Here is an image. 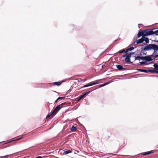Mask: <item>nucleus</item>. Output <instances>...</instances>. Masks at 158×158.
<instances>
[{
	"label": "nucleus",
	"mask_w": 158,
	"mask_h": 158,
	"mask_svg": "<svg viewBox=\"0 0 158 158\" xmlns=\"http://www.w3.org/2000/svg\"><path fill=\"white\" fill-rule=\"evenodd\" d=\"M78 122L77 123L78 124H79L80 125H82V126H83V127L85 128V127H84V126L81 124L78 121Z\"/></svg>",
	"instance_id": "nucleus-36"
},
{
	"label": "nucleus",
	"mask_w": 158,
	"mask_h": 158,
	"mask_svg": "<svg viewBox=\"0 0 158 158\" xmlns=\"http://www.w3.org/2000/svg\"><path fill=\"white\" fill-rule=\"evenodd\" d=\"M145 36H143L142 37L143 42L145 41L146 44H148L149 43V40H150V39H149L148 38L145 37Z\"/></svg>",
	"instance_id": "nucleus-9"
},
{
	"label": "nucleus",
	"mask_w": 158,
	"mask_h": 158,
	"mask_svg": "<svg viewBox=\"0 0 158 158\" xmlns=\"http://www.w3.org/2000/svg\"><path fill=\"white\" fill-rule=\"evenodd\" d=\"M19 152H17L16 153H19Z\"/></svg>",
	"instance_id": "nucleus-50"
},
{
	"label": "nucleus",
	"mask_w": 158,
	"mask_h": 158,
	"mask_svg": "<svg viewBox=\"0 0 158 158\" xmlns=\"http://www.w3.org/2000/svg\"><path fill=\"white\" fill-rule=\"evenodd\" d=\"M125 53L126 54H127V57H129L130 58H131V56L130 54V53H128V52H126H126Z\"/></svg>",
	"instance_id": "nucleus-26"
},
{
	"label": "nucleus",
	"mask_w": 158,
	"mask_h": 158,
	"mask_svg": "<svg viewBox=\"0 0 158 158\" xmlns=\"http://www.w3.org/2000/svg\"><path fill=\"white\" fill-rule=\"evenodd\" d=\"M58 100H57H57H56V101H55V103H56V102H57V101H58Z\"/></svg>",
	"instance_id": "nucleus-42"
},
{
	"label": "nucleus",
	"mask_w": 158,
	"mask_h": 158,
	"mask_svg": "<svg viewBox=\"0 0 158 158\" xmlns=\"http://www.w3.org/2000/svg\"><path fill=\"white\" fill-rule=\"evenodd\" d=\"M153 66L154 67V69L156 71H158V64L155 63L153 65Z\"/></svg>",
	"instance_id": "nucleus-22"
},
{
	"label": "nucleus",
	"mask_w": 158,
	"mask_h": 158,
	"mask_svg": "<svg viewBox=\"0 0 158 158\" xmlns=\"http://www.w3.org/2000/svg\"><path fill=\"white\" fill-rule=\"evenodd\" d=\"M66 97H59L58 98H57V100H60V99H64V98H65Z\"/></svg>",
	"instance_id": "nucleus-33"
},
{
	"label": "nucleus",
	"mask_w": 158,
	"mask_h": 158,
	"mask_svg": "<svg viewBox=\"0 0 158 158\" xmlns=\"http://www.w3.org/2000/svg\"><path fill=\"white\" fill-rule=\"evenodd\" d=\"M139 50H137V53L139 54L140 53V51H139Z\"/></svg>",
	"instance_id": "nucleus-38"
},
{
	"label": "nucleus",
	"mask_w": 158,
	"mask_h": 158,
	"mask_svg": "<svg viewBox=\"0 0 158 158\" xmlns=\"http://www.w3.org/2000/svg\"><path fill=\"white\" fill-rule=\"evenodd\" d=\"M155 152V150H151L150 151L145 152H144L143 153H141L137 155H135L134 156H130L132 158H136L137 156H139L140 155H143V156H146L147 155H148L150 154H151L152 153H154ZM127 156H130L129 155H127Z\"/></svg>",
	"instance_id": "nucleus-3"
},
{
	"label": "nucleus",
	"mask_w": 158,
	"mask_h": 158,
	"mask_svg": "<svg viewBox=\"0 0 158 158\" xmlns=\"http://www.w3.org/2000/svg\"><path fill=\"white\" fill-rule=\"evenodd\" d=\"M138 44H136V43H135L134 44V42L131 44L132 46H134V48H136L137 47V45Z\"/></svg>",
	"instance_id": "nucleus-24"
},
{
	"label": "nucleus",
	"mask_w": 158,
	"mask_h": 158,
	"mask_svg": "<svg viewBox=\"0 0 158 158\" xmlns=\"http://www.w3.org/2000/svg\"><path fill=\"white\" fill-rule=\"evenodd\" d=\"M105 86V83H103V84L100 85V86H99V87L101 88V87H103Z\"/></svg>",
	"instance_id": "nucleus-32"
},
{
	"label": "nucleus",
	"mask_w": 158,
	"mask_h": 158,
	"mask_svg": "<svg viewBox=\"0 0 158 158\" xmlns=\"http://www.w3.org/2000/svg\"><path fill=\"white\" fill-rule=\"evenodd\" d=\"M117 40H118V39L116 40H115V41H116Z\"/></svg>",
	"instance_id": "nucleus-48"
},
{
	"label": "nucleus",
	"mask_w": 158,
	"mask_h": 158,
	"mask_svg": "<svg viewBox=\"0 0 158 158\" xmlns=\"http://www.w3.org/2000/svg\"><path fill=\"white\" fill-rule=\"evenodd\" d=\"M157 71H156L155 70H147V73H148V72H150L153 74L157 73Z\"/></svg>",
	"instance_id": "nucleus-20"
},
{
	"label": "nucleus",
	"mask_w": 158,
	"mask_h": 158,
	"mask_svg": "<svg viewBox=\"0 0 158 158\" xmlns=\"http://www.w3.org/2000/svg\"><path fill=\"white\" fill-rule=\"evenodd\" d=\"M141 46L142 47H143V46H144V45H142ZM143 48H142H142L140 49H139V50L140 51V53L139 54V55L141 56H142L143 55H146V53H144L143 52Z\"/></svg>",
	"instance_id": "nucleus-12"
},
{
	"label": "nucleus",
	"mask_w": 158,
	"mask_h": 158,
	"mask_svg": "<svg viewBox=\"0 0 158 158\" xmlns=\"http://www.w3.org/2000/svg\"><path fill=\"white\" fill-rule=\"evenodd\" d=\"M155 31V33H156V34H157V33H158V30L155 31Z\"/></svg>",
	"instance_id": "nucleus-35"
},
{
	"label": "nucleus",
	"mask_w": 158,
	"mask_h": 158,
	"mask_svg": "<svg viewBox=\"0 0 158 158\" xmlns=\"http://www.w3.org/2000/svg\"><path fill=\"white\" fill-rule=\"evenodd\" d=\"M152 57L154 58V56H152V54L150 55L146 56L145 61L147 63L148 62H152L153 60H154L153 62H154V59H152Z\"/></svg>",
	"instance_id": "nucleus-7"
},
{
	"label": "nucleus",
	"mask_w": 158,
	"mask_h": 158,
	"mask_svg": "<svg viewBox=\"0 0 158 158\" xmlns=\"http://www.w3.org/2000/svg\"><path fill=\"white\" fill-rule=\"evenodd\" d=\"M12 155H7L4 156L0 157L1 158H7L9 156H11Z\"/></svg>",
	"instance_id": "nucleus-29"
},
{
	"label": "nucleus",
	"mask_w": 158,
	"mask_h": 158,
	"mask_svg": "<svg viewBox=\"0 0 158 158\" xmlns=\"http://www.w3.org/2000/svg\"><path fill=\"white\" fill-rule=\"evenodd\" d=\"M130 53L131 55V56L132 55L135 54V52H130Z\"/></svg>",
	"instance_id": "nucleus-37"
},
{
	"label": "nucleus",
	"mask_w": 158,
	"mask_h": 158,
	"mask_svg": "<svg viewBox=\"0 0 158 158\" xmlns=\"http://www.w3.org/2000/svg\"><path fill=\"white\" fill-rule=\"evenodd\" d=\"M0 143H1L0 142Z\"/></svg>",
	"instance_id": "nucleus-51"
},
{
	"label": "nucleus",
	"mask_w": 158,
	"mask_h": 158,
	"mask_svg": "<svg viewBox=\"0 0 158 158\" xmlns=\"http://www.w3.org/2000/svg\"><path fill=\"white\" fill-rule=\"evenodd\" d=\"M146 56H141V60H143V61H146Z\"/></svg>",
	"instance_id": "nucleus-30"
},
{
	"label": "nucleus",
	"mask_w": 158,
	"mask_h": 158,
	"mask_svg": "<svg viewBox=\"0 0 158 158\" xmlns=\"http://www.w3.org/2000/svg\"><path fill=\"white\" fill-rule=\"evenodd\" d=\"M136 55H137L136 56H134L135 57V60H141V56L139 55V54H137Z\"/></svg>",
	"instance_id": "nucleus-17"
},
{
	"label": "nucleus",
	"mask_w": 158,
	"mask_h": 158,
	"mask_svg": "<svg viewBox=\"0 0 158 158\" xmlns=\"http://www.w3.org/2000/svg\"><path fill=\"white\" fill-rule=\"evenodd\" d=\"M128 48H127L126 50V52H128L129 51H132L135 48H134V47H133V46H132V45H130L128 47Z\"/></svg>",
	"instance_id": "nucleus-13"
},
{
	"label": "nucleus",
	"mask_w": 158,
	"mask_h": 158,
	"mask_svg": "<svg viewBox=\"0 0 158 158\" xmlns=\"http://www.w3.org/2000/svg\"><path fill=\"white\" fill-rule=\"evenodd\" d=\"M91 89V88H90L87 91L82 93L77 98V100H76L77 98H75L76 97V95L71 93H70V106H72L73 103H75L77 102L84 98L87 95L89 94L94 90V89Z\"/></svg>",
	"instance_id": "nucleus-1"
},
{
	"label": "nucleus",
	"mask_w": 158,
	"mask_h": 158,
	"mask_svg": "<svg viewBox=\"0 0 158 158\" xmlns=\"http://www.w3.org/2000/svg\"><path fill=\"white\" fill-rule=\"evenodd\" d=\"M144 51H148L153 50L154 52L152 55L155 54L156 51H158V45L154 44H150L144 47L143 49Z\"/></svg>",
	"instance_id": "nucleus-2"
},
{
	"label": "nucleus",
	"mask_w": 158,
	"mask_h": 158,
	"mask_svg": "<svg viewBox=\"0 0 158 158\" xmlns=\"http://www.w3.org/2000/svg\"><path fill=\"white\" fill-rule=\"evenodd\" d=\"M72 152V151H71V150L70 149V153Z\"/></svg>",
	"instance_id": "nucleus-44"
},
{
	"label": "nucleus",
	"mask_w": 158,
	"mask_h": 158,
	"mask_svg": "<svg viewBox=\"0 0 158 158\" xmlns=\"http://www.w3.org/2000/svg\"><path fill=\"white\" fill-rule=\"evenodd\" d=\"M74 125H77L76 124H75ZM71 131L72 132H74L76 131L77 130V128L76 126H74V125H73L70 128Z\"/></svg>",
	"instance_id": "nucleus-16"
},
{
	"label": "nucleus",
	"mask_w": 158,
	"mask_h": 158,
	"mask_svg": "<svg viewBox=\"0 0 158 158\" xmlns=\"http://www.w3.org/2000/svg\"><path fill=\"white\" fill-rule=\"evenodd\" d=\"M143 43V40H142V37L139 40H136L135 41H134V44H135V43H136L137 44H140Z\"/></svg>",
	"instance_id": "nucleus-14"
},
{
	"label": "nucleus",
	"mask_w": 158,
	"mask_h": 158,
	"mask_svg": "<svg viewBox=\"0 0 158 158\" xmlns=\"http://www.w3.org/2000/svg\"><path fill=\"white\" fill-rule=\"evenodd\" d=\"M23 137H21V138H18V139H15V140H14L11 141H10V142H7L6 143H10V142H12V141H17V140H20V139H23Z\"/></svg>",
	"instance_id": "nucleus-27"
},
{
	"label": "nucleus",
	"mask_w": 158,
	"mask_h": 158,
	"mask_svg": "<svg viewBox=\"0 0 158 158\" xmlns=\"http://www.w3.org/2000/svg\"><path fill=\"white\" fill-rule=\"evenodd\" d=\"M78 107V106L77 105H76L74 106V107H73V108H70V111L71 110H76L77 108Z\"/></svg>",
	"instance_id": "nucleus-21"
},
{
	"label": "nucleus",
	"mask_w": 158,
	"mask_h": 158,
	"mask_svg": "<svg viewBox=\"0 0 158 158\" xmlns=\"http://www.w3.org/2000/svg\"><path fill=\"white\" fill-rule=\"evenodd\" d=\"M116 68L119 70H125L126 69L123 67L122 65H116Z\"/></svg>",
	"instance_id": "nucleus-10"
},
{
	"label": "nucleus",
	"mask_w": 158,
	"mask_h": 158,
	"mask_svg": "<svg viewBox=\"0 0 158 158\" xmlns=\"http://www.w3.org/2000/svg\"><path fill=\"white\" fill-rule=\"evenodd\" d=\"M73 25H71L70 26V27L71 28H73Z\"/></svg>",
	"instance_id": "nucleus-41"
},
{
	"label": "nucleus",
	"mask_w": 158,
	"mask_h": 158,
	"mask_svg": "<svg viewBox=\"0 0 158 158\" xmlns=\"http://www.w3.org/2000/svg\"><path fill=\"white\" fill-rule=\"evenodd\" d=\"M157 73H158V71H157Z\"/></svg>",
	"instance_id": "nucleus-47"
},
{
	"label": "nucleus",
	"mask_w": 158,
	"mask_h": 158,
	"mask_svg": "<svg viewBox=\"0 0 158 158\" xmlns=\"http://www.w3.org/2000/svg\"><path fill=\"white\" fill-rule=\"evenodd\" d=\"M135 69L141 72L145 73H147V70L139 69Z\"/></svg>",
	"instance_id": "nucleus-18"
},
{
	"label": "nucleus",
	"mask_w": 158,
	"mask_h": 158,
	"mask_svg": "<svg viewBox=\"0 0 158 158\" xmlns=\"http://www.w3.org/2000/svg\"><path fill=\"white\" fill-rule=\"evenodd\" d=\"M146 63V61H143L142 62H139V63L138 64V65H144Z\"/></svg>",
	"instance_id": "nucleus-23"
},
{
	"label": "nucleus",
	"mask_w": 158,
	"mask_h": 158,
	"mask_svg": "<svg viewBox=\"0 0 158 158\" xmlns=\"http://www.w3.org/2000/svg\"><path fill=\"white\" fill-rule=\"evenodd\" d=\"M126 52V50H125V49L124 48V49H123L122 50H121L120 51H118V52H117V53H115V54H114V56H117V55L118 54H120V53H124V52Z\"/></svg>",
	"instance_id": "nucleus-15"
},
{
	"label": "nucleus",
	"mask_w": 158,
	"mask_h": 158,
	"mask_svg": "<svg viewBox=\"0 0 158 158\" xmlns=\"http://www.w3.org/2000/svg\"><path fill=\"white\" fill-rule=\"evenodd\" d=\"M36 158H42V157L41 156H37L36 157Z\"/></svg>",
	"instance_id": "nucleus-40"
},
{
	"label": "nucleus",
	"mask_w": 158,
	"mask_h": 158,
	"mask_svg": "<svg viewBox=\"0 0 158 158\" xmlns=\"http://www.w3.org/2000/svg\"><path fill=\"white\" fill-rule=\"evenodd\" d=\"M103 66H104V65H102V68H103Z\"/></svg>",
	"instance_id": "nucleus-45"
},
{
	"label": "nucleus",
	"mask_w": 158,
	"mask_h": 158,
	"mask_svg": "<svg viewBox=\"0 0 158 158\" xmlns=\"http://www.w3.org/2000/svg\"><path fill=\"white\" fill-rule=\"evenodd\" d=\"M139 31H139L137 34V37L136 38L137 39L139 38L141 36H145L144 32L143 31L144 30H141L140 29Z\"/></svg>",
	"instance_id": "nucleus-8"
},
{
	"label": "nucleus",
	"mask_w": 158,
	"mask_h": 158,
	"mask_svg": "<svg viewBox=\"0 0 158 158\" xmlns=\"http://www.w3.org/2000/svg\"><path fill=\"white\" fill-rule=\"evenodd\" d=\"M55 115V114H52V113L50 115H48L46 117V118H49V117H50L51 116V118H52V117L53 116Z\"/></svg>",
	"instance_id": "nucleus-28"
},
{
	"label": "nucleus",
	"mask_w": 158,
	"mask_h": 158,
	"mask_svg": "<svg viewBox=\"0 0 158 158\" xmlns=\"http://www.w3.org/2000/svg\"><path fill=\"white\" fill-rule=\"evenodd\" d=\"M69 153V150H67V151H66L65 152H64L63 154L64 155H66L67 154Z\"/></svg>",
	"instance_id": "nucleus-31"
},
{
	"label": "nucleus",
	"mask_w": 158,
	"mask_h": 158,
	"mask_svg": "<svg viewBox=\"0 0 158 158\" xmlns=\"http://www.w3.org/2000/svg\"><path fill=\"white\" fill-rule=\"evenodd\" d=\"M143 44H144V45H145V44L144 43H143Z\"/></svg>",
	"instance_id": "nucleus-46"
},
{
	"label": "nucleus",
	"mask_w": 158,
	"mask_h": 158,
	"mask_svg": "<svg viewBox=\"0 0 158 158\" xmlns=\"http://www.w3.org/2000/svg\"><path fill=\"white\" fill-rule=\"evenodd\" d=\"M72 120H69V121H72Z\"/></svg>",
	"instance_id": "nucleus-49"
},
{
	"label": "nucleus",
	"mask_w": 158,
	"mask_h": 158,
	"mask_svg": "<svg viewBox=\"0 0 158 158\" xmlns=\"http://www.w3.org/2000/svg\"><path fill=\"white\" fill-rule=\"evenodd\" d=\"M110 83V82H107L105 83V85H107V84H109Z\"/></svg>",
	"instance_id": "nucleus-39"
},
{
	"label": "nucleus",
	"mask_w": 158,
	"mask_h": 158,
	"mask_svg": "<svg viewBox=\"0 0 158 158\" xmlns=\"http://www.w3.org/2000/svg\"><path fill=\"white\" fill-rule=\"evenodd\" d=\"M154 34H155L156 35H158V33H157V34H156V33Z\"/></svg>",
	"instance_id": "nucleus-43"
},
{
	"label": "nucleus",
	"mask_w": 158,
	"mask_h": 158,
	"mask_svg": "<svg viewBox=\"0 0 158 158\" xmlns=\"http://www.w3.org/2000/svg\"><path fill=\"white\" fill-rule=\"evenodd\" d=\"M63 82V81H61L60 82H54L53 83V84L55 85H60Z\"/></svg>",
	"instance_id": "nucleus-19"
},
{
	"label": "nucleus",
	"mask_w": 158,
	"mask_h": 158,
	"mask_svg": "<svg viewBox=\"0 0 158 158\" xmlns=\"http://www.w3.org/2000/svg\"><path fill=\"white\" fill-rule=\"evenodd\" d=\"M156 28H154L152 29H146L144 30L145 35L146 36L148 35H153L155 34L154 31H153L154 30L156 29Z\"/></svg>",
	"instance_id": "nucleus-4"
},
{
	"label": "nucleus",
	"mask_w": 158,
	"mask_h": 158,
	"mask_svg": "<svg viewBox=\"0 0 158 158\" xmlns=\"http://www.w3.org/2000/svg\"><path fill=\"white\" fill-rule=\"evenodd\" d=\"M125 61L127 63L130 62L132 65H135V64L133 63L131 61V58L129 57H126L125 59Z\"/></svg>",
	"instance_id": "nucleus-11"
},
{
	"label": "nucleus",
	"mask_w": 158,
	"mask_h": 158,
	"mask_svg": "<svg viewBox=\"0 0 158 158\" xmlns=\"http://www.w3.org/2000/svg\"><path fill=\"white\" fill-rule=\"evenodd\" d=\"M64 104V103H63L57 106L52 112V114H55L62 107V105Z\"/></svg>",
	"instance_id": "nucleus-5"
},
{
	"label": "nucleus",
	"mask_w": 158,
	"mask_h": 158,
	"mask_svg": "<svg viewBox=\"0 0 158 158\" xmlns=\"http://www.w3.org/2000/svg\"><path fill=\"white\" fill-rule=\"evenodd\" d=\"M152 56H154V59L158 57V54H157V51H156L155 54L152 55Z\"/></svg>",
	"instance_id": "nucleus-25"
},
{
	"label": "nucleus",
	"mask_w": 158,
	"mask_h": 158,
	"mask_svg": "<svg viewBox=\"0 0 158 158\" xmlns=\"http://www.w3.org/2000/svg\"><path fill=\"white\" fill-rule=\"evenodd\" d=\"M99 83L100 82H99L94 81L84 85L83 86L81 87V88H86L90 86L95 85L98 84H99Z\"/></svg>",
	"instance_id": "nucleus-6"
},
{
	"label": "nucleus",
	"mask_w": 158,
	"mask_h": 158,
	"mask_svg": "<svg viewBox=\"0 0 158 158\" xmlns=\"http://www.w3.org/2000/svg\"><path fill=\"white\" fill-rule=\"evenodd\" d=\"M127 56V54H126L125 53V54L123 55L122 56V57H126Z\"/></svg>",
	"instance_id": "nucleus-34"
}]
</instances>
